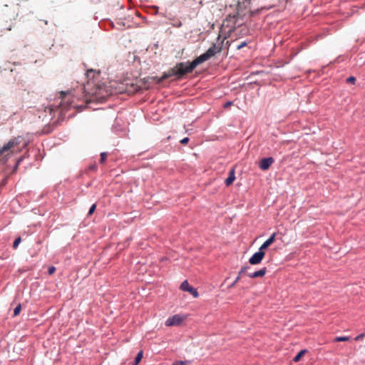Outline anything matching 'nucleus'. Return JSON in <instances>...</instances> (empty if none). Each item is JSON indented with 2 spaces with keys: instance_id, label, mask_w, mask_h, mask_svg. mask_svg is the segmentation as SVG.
<instances>
[{
  "instance_id": "nucleus-1",
  "label": "nucleus",
  "mask_w": 365,
  "mask_h": 365,
  "mask_svg": "<svg viewBox=\"0 0 365 365\" xmlns=\"http://www.w3.org/2000/svg\"><path fill=\"white\" fill-rule=\"evenodd\" d=\"M93 78H94V76H93ZM81 89L84 90L86 93V96H88V98L86 99V101L89 102L103 99L109 95L105 86L96 84L95 79H89L86 85H84Z\"/></svg>"
},
{
  "instance_id": "nucleus-2",
  "label": "nucleus",
  "mask_w": 365,
  "mask_h": 365,
  "mask_svg": "<svg viewBox=\"0 0 365 365\" xmlns=\"http://www.w3.org/2000/svg\"><path fill=\"white\" fill-rule=\"evenodd\" d=\"M26 145L27 143L22 136L19 135L10 139L7 143L0 148V160L6 163L9 158V152L13 153L15 150L21 151Z\"/></svg>"
},
{
  "instance_id": "nucleus-3",
  "label": "nucleus",
  "mask_w": 365,
  "mask_h": 365,
  "mask_svg": "<svg viewBox=\"0 0 365 365\" xmlns=\"http://www.w3.org/2000/svg\"><path fill=\"white\" fill-rule=\"evenodd\" d=\"M198 65L199 63L196 59H194L192 62L186 61L178 63L175 66L177 78H181L185 74L191 73Z\"/></svg>"
},
{
  "instance_id": "nucleus-4",
  "label": "nucleus",
  "mask_w": 365,
  "mask_h": 365,
  "mask_svg": "<svg viewBox=\"0 0 365 365\" xmlns=\"http://www.w3.org/2000/svg\"><path fill=\"white\" fill-rule=\"evenodd\" d=\"M222 48V43L216 45L213 43L211 47H210L206 52L201 54L200 56L197 57L195 59L197 63L200 64L204 63L205 61L210 59L211 57L214 56L216 53L221 52Z\"/></svg>"
},
{
  "instance_id": "nucleus-5",
  "label": "nucleus",
  "mask_w": 365,
  "mask_h": 365,
  "mask_svg": "<svg viewBox=\"0 0 365 365\" xmlns=\"http://www.w3.org/2000/svg\"><path fill=\"white\" fill-rule=\"evenodd\" d=\"M73 96L74 94L72 91H61L60 93V98H61V106L62 107V110L68 109L70 107L75 108L76 106L73 105Z\"/></svg>"
},
{
  "instance_id": "nucleus-6",
  "label": "nucleus",
  "mask_w": 365,
  "mask_h": 365,
  "mask_svg": "<svg viewBox=\"0 0 365 365\" xmlns=\"http://www.w3.org/2000/svg\"><path fill=\"white\" fill-rule=\"evenodd\" d=\"M265 255V252L261 249L259 248L258 251L254 253L252 257L249 259V262L250 264L255 265L259 264L264 257Z\"/></svg>"
},
{
  "instance_id": "nucleus-7",
  "label": "nucleus",
  "mask_w": 365,
  "mask_h": 365,
  "mask_svg": "<svg viewBox=\"0 0 365 365\" xmlns=\"http://www.w3.org/2000/svg\"><path fill=\"white\" fill-rule=\"evenodd\" d=\"M180 289L183 291L188 292L195 298H197L199 296L197 290L193 287L190 286L187 280H185L181 283Z\"/></svg>"
},
{
  "instance_id": "nucleus-8",
  "label": "nucleus",
  "mask_w": 365,
  "mask_h": 365,
  "mask_svg": "<svg viewBox=\"0 0 365 365\" xmlns=\"http://www.w3.org/2000/svg\"><path fill=\"white\" fill-rule=\"evenodd\" d=\"M274 162V160L272 157L264 158L260 160L259 167L262 170H267Z\"/></svg>"
},
{
  "instance_id": "nucleus-9",
  "label": "nucleus",
  "mask_w": 365,
  "mask_h": 365,
  "mask_svg": "<svg viewBox=\"0 0 365 365\" xmlns=\"http://www.w3.org/2000/svg\"><path fill=\"white\" fill-rule=\"evenodd\" d=\"M182 319L178 314H175L171 317H169L165 321V325L168 327L175 326L179 324L182 322Z\"/></svg>"
},
{
  "instance_id": "nucleus-10",
  "label": "nucleus",
  "mask_w": 365,
  "mask_h": 365,
  "mask_svg": "<svg viewBox=\"0 0 365 365\" xmlns=\"http://www.w3.org/2000/svg\"><path fill=\"white\" fill-rule=\"evenodd\" d=\"M276 235V232L272 233L271 236L262 243V245L259 247V249H261V250L263 251L266 250L270 245H272L274 242Z\"/></svg>"
},
{
  "instance_id": "nucleus-11",
  "label": "nucleus",
  "mask_w": 365,
  "mask_h": 365,
  "mask_svg": "<svg viewBox=\"0 0 365 365\" xmlns=\"http://www.w3.org/2000/svg\"><path fill=\"white\" fill-rule=\"evenodd\" d=\"M267 272V267H263L258 271L248 273V277L250 278H257L263 277Z\"/></svg>"
},
{
  "instance_id": "nucleus-12",
  "label": "nucleus",
  "mask_w": 365,
  "mask_h": 365,
  "mask_svg": "<svg viewBox=\"0 0 365 365\" xmlns=\"http://www.w3.org/2000/svg\"><path fill=\"white\" fill-rule=\"evenodd\" d=\"M235 180V169L232 168L230 170L229 176L225 179V184L226 186L230 185Z\"/></svg>"
},
{
  "instance_id": "nucleus-13",
  "label": "nucleus",
  "mask_w": 365,
  "mask_h": 365,
  "mask_svg": "<svg viewBox=\"0 0 365 365\" xmlns=\"http://www.w3.org/2000/svg\"><path fill=\"white\" fill-rule=\"evenodd\" d=\"M143 351H140L138 353L137 356H135L134 361L133 362V365H138L140 363V361H141V359L143 358Z\"/></svg>"
},
{
  "instance_id": "nucleus-14",
  "label": "nucleus",
  "mask_w": 365,
  "mask_h": 365,
  "mask_svg": "<svg viewBox=\"0 0 365 365\" xmlns=\"http://www.w3.org/2000/svg\"><path fill=\"white\" fill-rule=\"evenodd\" d=\"M307 351L306 349H302L301 350L294 358H293V361L294 362H297L300 360V359L302 358V356L304 354V353Z\"/></svg>"
},
{
  "instance_id": "nucleus-15",
  "label": "nucleus",
  "mask_w": 365,
  "mask_h": 365,
  "mask_svg": "<svg viewBox=\"0 0 365 365\" xmlns=\"http://www.w3.org/2000/svg\"><path fill=\"white\" fill-rule=\"evenodd\" d=\"M166 73H168L170 78L173 76L177 77L176 70L175 67L170 68L168 71H166Z\"/></svg>"
},
{
  "instance_id": "nucleus-16",
  "label": "nucleus",
  "mask_w": 365,
  "mask_h": 365,
  "mask_svg": "<svg viewBox=\"0 0 365 365\" xmlns=\"http://www.w3.org/2000/svg\"><path fill=\"white\" fill-rule=\"evenodd\" d=\"M350 339V336H336L334 339V341H349Z\"/></svg>"
},
{
  "instance_id": "nucleus-17",
  "label": "nucleus",
  "mask_w": 365,
  "mask_h": 365,
  "mask_svg": "<svg viewBox=\"0 0 365 365\" xmlns=\"http://www.w3.org/2000/svg\"><path fill=\"white\" fill-rule=\"evenodd\" d=\"M100 155H101L100 163H104L106 161V159L107 158L108 153L106 152H102Z\"/></svg>"
},
{
  "instance_id": "nucleus-18",
  "label": "nucleus",
  "mask_w": 365,
  "mask_h": 365,
  "mask_svg": "<svg viewBox=\"0 0 365 365\" xmlns=\"http://www.w3.org/2000/svg\"><path fill=\"white\" fill-rule=\"evenodd\" d=\"M21 306L20 304H19L14 309V316H17L19 314L20 312H21Z\"/></svg>"
},
{
  "instance_id": "nucleus-19",
  "label": "nucleus",
  "mask_w": 365,
  "mask_h": 365,
  "mask_svg": "<svg viewBox=\"0 0 365 365\" xmlns=\"http://www.w3.org/2000/svg\"><path fill=\"white\" fill-rule=\"evenodd\" d=\"M21 237H17L14 241V243H13V247L14 249L17 248V247L19 246V243L21 242Z\"/></svg>"
},
{
  "instance_id": "nucleus-20",
  "label": "nucleus",
  "mask_w": 365,
  "mask_h": 365,
  "mask_svg": "<svg viewBox=\"0 0 365 365\" xmlns=\"http://www.w3.org/2000/svg\"><path fill=\"white\" fill-rule=\"evenodd\" d=\"M96 204H93L91 205V207H90L89 210H88V215H93V213L95 212L96 210Z\"/></svg>"
},
{
  "instance_id": "nucleus-21",
  "label": "nucleus",
  "mask_w": 365,
  "mask_h": 365,
  "mask_svg": "<svg viewBox=\"0 0 365 365\" xmlns=\"http://www.w3.org/2000/svg\"><path fill=\"white\" fill-rule=\"evenodd\" d=\"M249 268H250V267H249V266H244V267H242L240 269V272H239L238 276H240V277H241V275H242L244 272H245V271H246L247 269H249Z\"/></svg>"
},
{
  "instance_id": "nucleus-22",
  "label": "nucleus",
  "mask_w": 365,
  "mask_h": 365,
  "mask_svg": "<svg viewBox=\"0 0 365 365\" xmlns=\"http://www.w3.org/2000/svg\"><path fill=\"white\" fill-rule=\"evenodd\" d=\"M356 81V78L354 77V76H349V78H347L346 79V82L347 83H354Z\"/></svg>"
},
{
  "instance_id": "nucleus-23",
  "label": "nucleus",
  "mask_w": 365,
  "mask_h": 365,
  "mask_svg": "<svg viewBox=\"0 0 365 365\" xmlns=\"http://www.w3.org/2000/svg\"><path fill=\"white\" fill-rule=\"evenodd\" d=\"M246 45H247V42L246 41H242V43H240V44H238L237 46V49L240 50L242 48H243L244 46H245Z\"/></svg>"
},
{
  "instance_id": "nucleus-24",
  "label": "nucleus",
  "mask_w": 365,
  "mask_h": 365,
  "mask_svg": "<svg viewBox=\"0 0 365 365\" xmlns=\"http://www.w3.org/2000/svg\"><path fill=\"white\" fill-rule=\"evenodd\" d=\"M55 271H56V267L53 266H51L48 268V274H52L54 273Z\"/></svg>"
},
{
  "instance_id": "nucleus-25",
  "label": "nucleus",
  "mask_w": 365,
  "mask_h": 365,
  "mask_svg": "<svg viewBox=\"0 0 365 365\" xmlns=\"http://www.w3.org/2000/svg\"><path fill=\"white\" fill-rule=\"evenodd\" d=\"M240 276H237L236 277V279H235V281H233V282L229 286L230 288L231 287H233L236 284L237 282L240 280Z\"/></svg>"
},
{
  "instance_id": "nucleus-26",
  "label": "nucleus",
  "mask_w": 365,
  "mask_h": 365,
  "mask_svg": "<svg viewBox=\"0 0 365 365\" xmlns=\"http://www.w3.org/2000/svg\"><path fill=\"white\" fill-rule=\"evenodd\" d=\"M365 336V334H360L358 336L355 337V341H359L361 340L364 336Z\"/></svg>"
},
{
  "instance_id": "nucleus-27",
  "label": "nucleus",
  "mask_w": 365,
  "mask_h": 365,
  "mask_svg": "<svg viewBox=\"0 0 365 365\" xmlns=\"http://www.w3.org/2000/svg\"><path fill=\"white\" fill-rule=\"evenodd\" d=\"M189 140H190V139H189V138H188V137H185V138H182V139L180 140V143H181L182 144H186L187 143H188Z\"/></svg>"
},
{
  "instance_id": "nucleus-28",
  "label": "nucleus",
  "mask_w": 365,
  "mask_h": 365,
  "mask_svg": "<svg viewBox=\"0 0 365 365\" xmlns=\"http://www.w3.org/2000/svg\"><path fill=\"white\" fill-rule=\"evenodd\" d=\"M23 158H19L17 161H16V164L14 167V169H16L18 168V166L19 165V164L21 163V162L22 161Z\"/></svg>"
},
{
  "instance_id": "nucleus-29",
  "label": "nucleus",
  "mask_w": 365,
  "mask_h": 365,
  "mask_svg": "<svg viewBox=\"0 0 365 365\" xmlns=\"http://www.w3.org/2000/svg\"><path fill=\"white\" fill-rule=\"evenodd\" d=\"M170 78L166 72H165L163 76H161V80H165Z\"/></svg>"
},
{
  "instance_id": "nucleus-30",
  "label": "nucleus",
  "mask_w": 365,
  "mask_h": 365,
  "mask_svg": "<svg viewBox=\"0 0 365 365\" xmlns=\"http://www.w3.org/2000/svg\"><path fill=\"white\" fill-rule=\"evenodd\" d=\"M95 73V71H93V69L88 70V71H87V73H86V76H87L88 77H89V76H90V75H91V73Z\"/></svg>"
},
{
  "instance_id": "nucleus-31",
  "label": "nucleus",
  "mask_w": 365,
  "mask_h": 365,
  "mask_svg": "<svg viewBox=\"0 0 365 365\" xmlns=\"http://www.w3.org/2000/svg\"><path fill=\"white\" fill-rule=\"evenodd\" d=\"M185 362L184 361H177V362H175L173 363L172 365H184Z\"/></svg>"
},
{
  "instance_id": "nucleus-32",
  "label": "nucleus",
  "mask_w": 365,
  "mask_h": 365,
  "mask_svg": "<svg viewBox=\"0 0 365 365\" xmlns=\"http://www.w3.org/2000/svg\"><path fill=\"white\" fill-rule=\"evenodd\" d=\"M96 165H91L89 166V170H96Z\"/></svg>"
},
{
  "instance_id": "nucleus-33",
  "label": "nucleus",
  "mask_w": 365,
  "mask_h": 365,
  "mask_svg": "<svg viewBox=\"0 0 365 365\" xmlns=\"http://www.w3.org/2000/svg\"><path fill=\"white\" fill-rule=\"evenodd\" d=\"M173 26L175 27H180L182 26V23L180 21H178V22L174 24Z\"/></svg>"
},
{
  "instance_id": "nucleus-34",
  "label": "nucleus",
  "mask_w": 365,
  "mask_h": 365,
  "mask_svg": "<svg viewBox=\"0 0 365 365\" xmlns=\"http://www.w3.org/2000/svg\"><path fill=\"white\" fill-rule=\"evenodd\" d=\"M231 104H232V102L231 101H228V102L225 103L224 106L225 107H227V106H230Z\"/></svg>"
}]
</instances>
